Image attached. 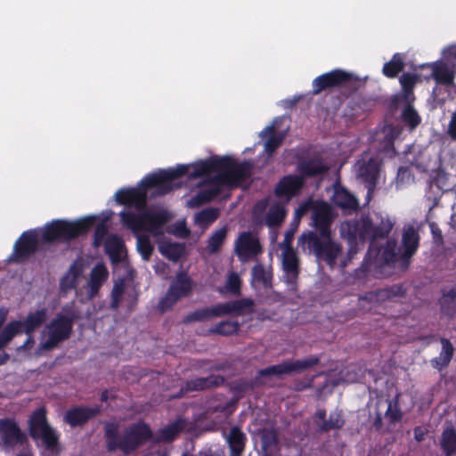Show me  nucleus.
I'll return each instance as SVG.
<instances>
[{
  "label": "nucleus",
  "instance_id": "nucleus-1",
  "mask_svg": "<svg viewBox=\"0 0 456 456\" xmlns=\"http://www.w3.org/2000/svg\"><path fill=\"white\" fill-rule=\"evenodd\" d=\"M249 162H237L230 157H213L193 164L179 165L175 168L159 170L145 176L135 188L122 189L116 192L115 200L120 205L134 208L136 211L124 210L120 213L122 223L136 236V248L142 259L148 261L153 252V244L149 234L158 238L166 231L180 238H186L190 232L185 221H177L166 228L171 215L163 208L145 209L147 195L157 196L173 189L174 180L187 175L191 180L200 179L198 191L188 201L191 208L211 200L226 190L242 185L251 174Z\"/></svg>",
  "mask_w": 456,
  "mask_h": 456
},
{
  "label": "nucleus",
  "instance_id": "nucleus-2",
  "mask_svg": "<svg viewBox=\"0 0 456 456\" xmlns=\"http://www.w3.org/2000/svg\"><path fill=\"white\" fill-rule=\"evenodd\" d=\"M312 210L313 223L319 231V236L312 232L303 233L298 238V248L304 252L314 253L331 267L339 265L344 267L347 261L356 254L358 246L365 240H370V248L367 254L370 266L389 263L395 256V242H387L386 248H377L375 240L387 237L395 225V221L386 214H374L359 220L346 221L340 224V235L349 244L348 257L341 251L340 246L331 240L330 225L334 218L331 208L323 201H307L298 207L295 212V221L299 222L305 213Z\"/></svg>",
  "mask_w": 456,
  "mask_h": 456
},
{
  "label": "nucleus",
  "instance_id": "nucleus-3",
  "mask_svg": "<svg viewBox=\"0 0 456 456\" xmlns=\"http://www.w3.org/2000/svg\"><path fill=\"white\" fill-rule=\"evenodd\" d=\"M96 216H90L75 222L55 221L40 230L24 232L14 246L11 256L13 261H22L37 247L39 241L69 240L86 232L94 224Z\"/></svg>",
  "mask_w": 456,
  "mask_h": 456
},
{
  "label": "nucleus",
  "instance_id": "nucleus-4",
  "mask_svg": "<svg viewBox=\"0 0 456 456\" xmlns=\"http://www.w3.org/2000/svg\"><path fill=\"white\" fill-rule=\"evenodd\" d=\"M106 436L110 450L121 449L127 452L146 440L150 436V430L146 425L138 424L126 431L123 437H119L118 426L109 423L106 426Z\"/></svg>",
  "mask_w": 456,
  "mask_h": 456
},
{
  "label": "nucleus",
  "instance_id": "nucleus-5",
  "mask_svg": "<svg viewBox=\"0 0 456 456\" xmlns=\"http://www.w3.org/2000/svg\"><path fill=\"white\" fill-rule=\"evenodd\" d=\"M72 328V318L57 316L45 327L41 341L35 351L36 356H40L44 352L54 348L61 341L69 338Z\"/></svg>",
  "mask_w": 456,
  "mask_h": 456
},
{
  "label": "nucleus",
  "instance_id": "nucleus-6",
  "mask_svg": "<svg viewBox=\"0 0 456 456\" xmlns=\"http://www.w3.org/2000/svg\"><path fill=\"white\" fill-rule=\"evenodd\" d=\"M194 287L195 283L188 273L179 272L172 278L166 296L159 304V308L161 311L171 308L179 300L189 297Z\"/></svg>",
  "mask_w": 456,
  "mask_h": 456
},
{
  "label": "nucleus",
  "instance_id": "nucleus-7",
  "mask_svg": "<svg viewBox=\"0 0 456 456\" xmlns=\"http://www.w3.org/2000/svg\"><path fill=\"white\" fill-rule=\"evenodd\" d=\"M29 430L33 437L42 440L45 451L52 456H55L58 436L47 424L44 409H38L32 414L29 419Z\"/></svg>",
  "mask_w": 456,
  "mask_h": 456
},
{
  "label": "nucleus",
  "instance_id": "nucleus-8",
  "mask_svg": "<svg viewBox=\"0 0 456 456\" xmlns=\"http://www.w3.org/2000/svg\"><path fill=\"white\" fill-rule=\"evenodd\" d=\"M252 305L253 302L250 299H242L224 305H218L211 308L197 310L191 314L188 315L186 320L187 322L206 321L214 317H218L235 312H240L246 307H251Z\"/></svg>",
  "mask_w": 456,
  "mask_h": 456
},
{
  "label": "nucleus",
  "instance_id": "nucleus-9",
  "mask_svg": "<svg viewBox=\"0 0 456 456\" xmlns=\"http://www.w3.org/2000/svg\"><path fill=\"white\" fill-rule=\"evenodd\" d=\"M109 272L103 264H97L91 270L86 285L77 290V297L81 300H91L99 293L102 284L107 281Z\"/></svg>",
  "mask_w": 456,
  "mask_h": 456
},
{
  "label": "nucleus",
  "instance_id": "nucleus-10",
  "mask_svg": "<svg viewBox=\"0 0 456 456\" xmlns=\"http://www.w3.org/2000/svg\"><path fill=\"white\" fill-rule=\"evenodd\" d=\"M379 166L380 163L378 159L365 153L354 167L356 176L367 184L368 195L376 184L379 175Z\"/></svg>",
  "mask_w": 456,
  "mask_h": 456
},
{
  "label": "nucleus",
  "instance_id": "nucleus-11",
  "mask_svg": "<svg viewBox=\"0 0 456 456\" xmlns=\"http://www.w3.org/2000/svg\"><path fill=\"white\" fill-rule=\"evenodd\" d=\"M260 251L258 240L251 232H242L235 241V252L243 262L256 256Z\"/></svg>",
  "mask_w": 456,
  "mask_h": 456
},
{
  "label": "nucleus",
  "instance_id": "nucleus-12",
  "mask_svg": "<svg viewBox=\"0 0 456 456\" xmlns=\"http://www.w3.org/2000/svg\"><path fill=\"white\" fill-rule=\"evenodd\" d=\"M318 362V358L315 356H309L303 360L296 362H286L278 365L266 368L261 371L263 375H281L286 373L299 372L306 370L309 367L315 365Z\"/></svg>",
  "mask_w": 456,
  "mask_h": 456
},
{
  "label": "nucleus",
  "instance_id": "nucleus-13",
  "mask_svg": "<svg viewBox=\"0 0 456 456\" xmlns=\"http://www.w3.org/2000/svg\"><path fill=\"white\" fill-rule=\"evenodd\" d=\"M85 270L86 265L82 260L74 262L61 281V290L66 292L69 289H77L83 278Z\"/></svg>",
  "mask_w": 456,
  "mask_h": 456
},
{
  "label": "nucleus",
  "instance_id": "nucleus-14",
  "mask_svg": "<svg viewBox=\"0 0 456 456\" xmlns=\"http://www.w3.org/2000/svg\"><path fill=\"white\" fill-rule=\"evenodd\" d=\"M282 267L287 282L292 283L297 276L298 259L291 247H285L281 252Z\"/></svg>",
  "mask_w": 456,
  "mask_h": 456
},
{
  "label": "nucleus",
  "instance_id": "nucleus-15",
  "mask_svg": "<svg viewBox=\"0 0 456 456\" xmlns=\"http://www.w3.org/2000/svg\"><path fill=\"white\" fill-rule=\"evenodd\" d=\"M282 121L283 118H276L272 126L265 128L260 134L262 138H267V141L265 143V151L268 154H271L277 147H279L284 139V133L276 132V126Z\"/></svg>",
  "mask_w": 456,
  "mask_h": 456
},
{
  "label": "nucleus",
  "instance_id": "nucleus-16",
  "mask_svg": "<svg viewBox=\"0 0 456 456\" xmlns=\"http://www.w3.org/2000/svg\"><path fill=\"white\" fill-rule=\"evenodd\" d=\"M302 184L303 180L300 176H286L277 184L275 188L276 195L289 200L299 191Z\"/></svg>",
  "mask_w": 456,
  "mask_h": 456
},
{
  "label": "nucleus",
  "instance_id": "nucleus-17",
  "mask_svg": "<svg viewBox=\"0 0 456 456\" xmlns=\"http://www.w3.org/2000/svg\"><path fill=\"white\" fill-rule=\"evenodd\" d=\"M347 79V75L340 70H335L323 74L313 81L314 92L320 93L322 90L340 84Z\"/></svg>",
  "mask_w": 456,
  "mask_h": 456
},
{
  "label": "nucleus",
  "instance_id": "nucleus-18",
  "mask_svg": "<svg viewBox=\"0 0 456 456\" xmlns=\"http://www.w3.org/2000/svg\"><path fill=\"white\" fill-rule=\"evenodd\" d=\"M331 200L345 211L354 210L358 207V202L354 196L338 184L333 187Z\"/></svg>",
  "mask_w": 456,
  "mask_h": 456
},
{
  "label": "nucleus",
  "instance_id": "nucleus-19",
  "mask_svg": "<svg viewBox=\"0 0 456 456\" xmlns=\"http://www.w3.org/2000/svg\"><path fill=\"white\" fill-rule=\"evenodd\" d=\"M22 440V434L16 424L9 419L0 420V444L12 445Z\"/></svg>",
  "mask_w": 456,
  "mask_h": 456
},
{
  "label": "nucleus",
  "instance_id": "nucleus-20",
  "mask_svg": "<svg viewBox=\"0 0 456 456\" xmlns=\"http://www.w3.org/2000/svg\"><path fill=\"white\" fill-rule=\"evenodd\" d=\"M160 254L171 261H177L184 253L183 244L167 240H158Z\"/></svg>",
  "mask_w": 456,
  "mask_h": 456
},
{
  "label": "nucleus",
  "instance_id": "nucleus-21",
  "mask_svg": "<svg viewBox=\"0 0 456 456\" xmlns=\"http://www.w3.org/2000/svg\"><path fill=\"white\" fill-rule=\"evenodd\" d=\"M419 234L413 226L404 227L403 233V256H411L417 250L419 246Z\"/></svg>",
  "mask_w": 456,
  "mask_h": 456
},
{
  "label": "nucleus",
  "instance_id": "nucleus-22",
  "mask_svg": "<svg viewBox=\"0 0 456 456\" xmlns=\"http://www.w3.org/2000/svg\"><path fill=\"white\" fill-rule=\"evenodd\" d=\"M400 133L399 129L393 127L392 126H385L377 134V139L379 141L383 140L382 151L388 156H390L393 152L392 143L395 136H397Z\"/></svg>",
  "mask_w": 456,
  "mask_h": 456
},
{
  "label": "nucleus",
  "instance_id": "nucleus-23",
  "mask_svg": "<svg viewBox=\"0 0 456 456\" xmlns=\"http://www.w3.org/2000/svg\"><path fill=\"white\" fill-rule=\"evenodd\" d=\"M105 250L112 262L119 261L124 254L122 240L118 236H109L105 241Z\"/></svg>",
  "mask_w": 456,
  "mask_h": 456
},
{
  "label": "nucleus",
  "instance_id": "nucleus-24",
  "mask_svg": "<svg viewBox=\"0 0 456 456\" xmlns=\"http://www.w3.org/2000/svg\"><path fill=\"white\" fill-rule=\"evenodd\" d=\"M94 414L95 411L92 409L76 408L66 413L65 420L71 426H77L85 422Z\"/></svg>",
  "mask_w": 456,
  "mask_h": 456
},
{
  "label": "nucleus",
  "instance_id": "nucleus-25",
  "mask_svg": "<svg viewBox=\"0 0 456 456\" xmlns=\"http://www.w3.org/2000/svg\"><path fill=\"white\" fill-rule=\"evenodd\" d=\"M441 343L442 350L439 356L432 360L433 367L438 370H442L449 364L453 354V347L449 340L442 339Z\"/></svg>",
  "mask_w": 456,
  "mask_h": 456
},
{
  "label": "nucleus",
  "instance_id": "nucleus-26",
  "mask_svg": "<svg viewBox=\"0 0 456 456\" xmlns=\"http://www.w3.org/2000/svg\"><path fill=\"white\" fill-rule=\"evenodd\" d=\"M46 318V311L45 309L37 310L28 315L26 320L22 322V328H24L27 334L31 333L37 328H38Z\"/></svg>",
  "mask_w": 456,
  "mask_h": 456
},
{
  "label": "nucleus",
  "instance_id": "nucleus-27",
  "mask_svg": "<svg viewBox=\"0 0 456 456\" xmlns=\"http://www.w3.org/2000/svg\"><path fill=\"white\" fill-rule=\"evenodd\" d=\"M432 68V77L439 83L451 84L453 79V71L443 63L428 65Z\"/></svg>",
  "mask_w": 456,
  "mask_h": 456
},
{
  "label": "nucleus",
  "instance_id": "nucleus-28",
  "mask_svg": "<svg viewBox=\"0 0 456 456\" xmlns=\"http://www.w3.org/2000/svg\"><path fill=\"white\" fill-rule=\"evenodd\" d=\"M21 328V322L16 321L8 323L0 333V349L7 346L16 335L20 334Z\"/></svg>",
  "mask_w": 456,
  "mask_h": 456
},
{
  "label": "nucleus",
  "instance_id": "nucleus-29",
  "mask_svg": "<svg viewBox=\"0 0 456 456\" xmlns=\"http://www.w3.org/2000/svg\"><path fill=\"white\" fill-rule=\"evenodd\" d=\"M227 235V228L222 227L216 230L208 240L207 250L210 254L216 253L224 244Z\"/></svg>",
  "mask_w": 456,
  "mask_h": 456
},
{
  "label": "nucleus",
  "instance_id": "nucleus-30",
  "mask_svg": "<svg viewBox=\"0 0 456 456\" xmlns=\"http://www.w3.org/2000/svg\"><path fill=\"white\" fill-rule=\"evenodd\" d=\"M219 212L216 208H207L195 215V223L201 228L208 227L218 217Z\"/></svg>",
  "mask_w": 456,
  "mask_h": 456
},
{
  "label": "nucleus",
  "instance_id": "nucleus-31",
  "mask_svg": "<svg viewBox=\"0 0 456 456\" xmlns=\"http://www.w3.org/2000/svg\"><path fill=\"white\" fill-rule=\"evenodd\" d=\"M286 216L284 207L276 204L270 208L267 216L265 218V224L268 226H274L280 224Z\"/></svg>",
  "mask_w": 456,
  "mask_h": 456
},
{
  "label": "nucleus",
  "instance_id": "nucleus-32",
  "mask_svg": "<svg viewBox=\"0 0 456 456\" xmlns=\"http://www.w3.org/2000/svg\"><path fill=\"white\" fill-rule=\"evenodd\" d=\"M326 169L327 166L318 159L302 163L299 167L301 175L305 176L314 175L322 173Z\"/></svg>",
  "mask_w": 456,
  "mask_h": 456
},
{
  "label": "nucleus",
  "instance_id": "nucleus-33",
  "mask_svg": "<svg viewBox=\"0 0 456 456\" xmlns=\"http://www.w3.org/2000/svg\"><path fill=\"white\" fill-rule=\"evenodd\" d=\"M403 68V58L396 53L392 60L387 62L383 67V73L388 77H395Z\"/></svg>",
  "mask_w": 456,
  "mask_h": 456
},
{
  "label": "nucleus",
  "instance_id": "nucleus-34",
  "mask_svg": "<svg viewBox=\"0 0 456 456\" xmlns=\"http://www.w3.org/2000/svg\"><path fill=\"white\" fill-rule=\"evenodd\" d=\"M272 273L270 270L262 265H256L252 270V283H261L264 286H269L271 283Z\"/></svg>",
  "mask_w": 456,
  "mask_h": 456
},
{
  "label": "nucleus",
  "instance_id": "nucleus-35",
  "mask_svg": "<svg viewBox=\"0 0 456 456\" xmlns=\"http://www.w3.org/2000/svg\"><path fill=\"white\" fill-rule=\"evenodd\" d=\"M391 297V293L387 289L379 290L378 292H370L360 297V303L363 308H368L365 302H382Z\"/></svg>",
  "mask_w": 456,
  "mask_h": 456
},
{
  "label": "nucleus",
  "instance_id": "nucleus-36",
  "mask_svg": "<svg viewBox=\"0 0 456 456\" xmlns=\"http://www.w3.org/2000/svg\"><path fill=\"white\" fill-rule=\"evenodd\" d=\"M232 450L240 453L243 449L244 435L236 428H232L227 438Z\"/></svg>",
  "mask_w": 456,
  "mask_h": 456
},
{
  "label": "nucleus",
  "instance_id": "nucleus-37",
  "mask_svg": "<svg viewBox=\"0 0 456 456\" xmlns=\"http://www.w3.org/2000/svg\"><path fill=\"white\" fill-rule=\"evenodd\" d=\"M442 446L447 454L456 451V434L453 429H445L443 433Z\"/></svg>",
  "mask_w": 456,
  "mask_h": 456
},
{
  "label": "nucleus",
  "instance_id": "nucleus-38",
  "mask_svg": "<svg viewBox=\"0 0 456 456\" xmlns=\"http://www.w3.org/2000/svg\"><path fill=\"white\" fill-rule=\"evenodd\" d=\"M441 306L446 314H451V310L456 308V290H451L441 298Z\"/></svg>",
  "mask_w": 456,
  "mask_h": 456
},
{
  "label": "nucleus",
  "instance_id": "nucleus-39",
  "mask_svg": "<svg viewBox=\"0 0 456 456\" xmlns=\"http://www.w3.org/2000/svg\"><path fill=\"white\" fill-rule=\"evenodd\" d=\"M240 283L241 281L240 275L236 273L231 272L228 274L224 289L232 294H237L240 291Z\"/></svg>",
  "mask_w": 456,
  "mask_h": 456
},
{
  "label": "nucleus",
  "instance_id": "nucleus-40",
  "mask_svg": "<svg viewBox=\"0 0 456 456\" xmlns=\"http://www.w3.org/2000/svg\"><path fill=\"white\" fill-rule=\"evenodd\" d=\"M238 330V323L235 322H223L217 324L211 331L221 335H231Z\"/></svg>",
  "mask_w": 456,
  "mask_h": 456
},
{
  "label": "nucleus",
  "instance_id": "nucleus-41",
  "mask_svg": "<svg viewBox=\"0 0 456 456\" xmlns=\"http://www.w3.org/2000/svg\"><path fill=\"white\" fill-rule=\"evenodd\" d=\"M343 425V419L341 414L338 412H334L330 415V419L327 422H323L321 425V428L323 430H328L331 428H339Z\"/></svg>",
  "mask_w": 456,
  "mask_h": 456
},
{
  "label": "nucleus",
  "instance_id": "nucleus-42",
  "mask_svg": "<svg viewBox=\"0 0 456 456\" xmlns=\"http://www.w3.org/2000/svg\"><path fill=\"white\" fill-rule=\"evenodd\" d=\"M411 182H413V177L410 170L406 167L399 168L396 177V186L403 187V185L411 183Z\"/></svg>",
  "mask_w": 456,
  "mask_h": 456
},
{
  "label": "nucleus",
  "instance_id": "nucleus-43",
  "mask_svg": "<svg viewBox=\"0 0 456 456\" xmlns=\"http://www.w3.org/2000/svg\"><path fill=\"white\" fill-rule=\"evenodd\" d=\"M403 119L413 128L420 122V118L411 107H407L403 113Z\"/></svg>",
  "mask_w": 456,
  "mask_h": 456
},
{
  "label": "nucleus",
  "instance_id": "nucleus-44",
  "mask_svg": "<svg viewBox=\"0 0 456 456\" xmlns=\"http://www.w3.org/2000/svg\"><path fill=\"white\" fill-rule=\"evenodd\" d=\"M418 77L411 74H403L400 77V83L406 93H410L412 90L414 84L418 81Z\"/></svg>",
  "mask_w": 456,
  "mask_h": 456
},
{
  "label": "nucleus",
  "instance_id": "nucleus-45",
  "mask_svg": "<svg viewBox=\"0 0 456 456\" xmlns=\"http://www.w3.org/2000/svg\"><path fill=\"white\" fill-rule=\"evenodd\" d=\"M219 380L217 379H198L191 383L193 389H204L214 385H217Z\"/></svg>",
  "mask_w": 456,
  "mask_h": 456
},
{
  "label": "nucleus",
  "instance_id": "nucleus-46",
  "mask_svg": "<svg viewBox=\"0 0 456 456\" xmlns=\"http://www.w3.org/2000/svg\"><path fill=\"white\" fill-rule=\"evenodd\" d=\"M386 417L393 422L398 421L401 419V412L395 403L389 402Z\"/></svg>",
  "mask_w": 456,
  "mask_h": 456
},
{
  "label": "nucleus",
  "instance_id": "nucleus-47",
  "mask_svg": "<svg viewBox=\"0 0 456 456\" xmlns=\"http://www.w3.org/2000/svg\"><path fill=\"white\" fill-rule=\"evenodd\" d=\"M183 425L181 422L175 423L163 430L162 436L166 440H172L181 430Z\"/></svg>",
  "mask_w": 456,
  "mask_h": 456
},
{
  "label": "nucleus",
  "instance_id": "nucleus-48",
  "mask_svg": "<svg viewBox=\"0 0 456 456\" xmlns=\"http://www.w3.org/2000/svg\"><path fill=\"white\" fill-rule=\"evenodd\" d=\"M124 290L123 281L116 282L112 289V306L117 307Z\"/></svg>",
  "mask_w": 456,
  "mask_h": 456
},
{
  "label": "nucleus",
  "instance_id": "nucleus-49",
  "mask_svg": "<svg viewBox=\"0 0 456 456\" xmlns=\"http://www.w3.org/2000/svg\"><path fill=\"white\" fill-rule=\"evenodd\" d=\"M33 346H34V341L31 338V337H28L27 338V340L24 342L23 345H21L20 346L17 347V349H16L17 354L26 353L28 350L32 348Z\"/></svg>",
  "mask_w": 456,
  "mask_h": 456
},
{
  "label": "nucleus",
  "instance_id": "nucleus-50",
  "mask_svg": "<svg viewBox=\"0 0 456 456\" xmlns=\"http://www.w3.org/2000/svg\"><path fill=\"white\" fill-rule=\"evenodd\" d=\"M448 133L452 138L456 139V113H453L452 116L449 123Z\"/></svg>",
  "mask_w": 456,
  "mask_h": 456
},
{
  "label": "nucleus",
  "instance_id": "nucleus-51",
  "mask_svg": "<svg viewBox=\"0 0 456 456\" xmlns=\"http://www.w3.org/2000/svg\"><path fill=\"white\" fill-rule=\"evenodd\" d=\"M105 228L103 225L97 226L96 232H95V245L98 246L101 243V237L104 233Z\"/></svg>",
  "mask_w": 456,
  "mask_h": 456
},
{
  "label": "nucleus",
  "instance_id": "nucleus-52",
  "mask_svg": "<svg viewBox=\"0 0 456 456\" xmlns=\"http://www.w3.org/2000/svg\"><path fill=\"white\" fill-rule=\"evenodd\" d=\"M444 56L445 58H449L451 56H453L454 58H456V46L453 45V46H451L448 49L444 50Z\"/></svg>",
  "mask_w": 456,
  "mask_h": 456
},
{
  "label": "nucleus",
  "instance_id": "nucleus-53",
  "mask_svg": "<svg viewBox=\"0 0 456 456\" xmlns=\"http://www.w3.org/2000/svg\"><path fill=\"white\" fill-rule=\"evenodd\" d=\"M8 312H9L8 309L5 307L0 308V328L4 323V322L7 318V315H8Z\"/></svg>",
  "mask_w": 456,
  "mask_h": 456
},
{
  "label": "nucleus",
  "instance_id": "nucleus-54",
  "mask_svg": "<svg viewBox=\"0 0 456 456\" xmlns=\"http://www.w3.org/2000/svg\"><path fill=\"white\" fill-rule=\"evenodd\" d=\"M325 419V411H319L317 413H316V424L321 428V425L323 423V422H326L324 420Z\"/></svg>",
  "mask_w": 456,
  "mask_h": 456
},
{
  "label": "nucleus",
  "instance_id": "nucleus-55",
  "mask_svg": "<svg viewBox=\"0 0 456 456\" xmlns=\"http://www.w3.org/2000/svg\"><path fill=\"white\" fill-rule=\"evenodd\" d=\"M292 238H293V234H287L286 235L285 240H284V241L281 244L282 249L285 247H290V243H291Z\"/></svg>",
  "mask_w": 456,
  "mask_h": 456
},
{
  "label": "nucleus",
  "instance_id": "nucleus-56",
  "mask_svg": "<svg viewBox=\"0 0 456 456\" xmlns=\"http://www.w3.org/2000/svg\"><path fill=\"white\" fill-rule=\"evenodd\" d=\"M9 359V355L7 354H0V365L4 364Z\"/></svg>",
  "mask_w": 456,
  "mask_h": 456
},
{
  "label": "nucleus",
  "instance_id": "nucleus-57",
  "mask_svg": "<svg viewBox=\"0 0 456 456\" xmlns=\"http://www.w3.org/2000/svg\"><path fill=\"white\" fill-rule=\"evenodd\" d=\"M264 208H265V203L260 202L256 206L254 212L256 215L259 211L263 210Z\"/></svg>",
  "mask_w": 456,
  "mask_h": 456
},
{
  "label": "nucleus",
  "instance_id": "nucleus-58",
  "mask_svg": "<svg viewBox=\"0 0 456 456\" xmlns=\"http://www.w3.org/2000/svg\"><path fill=\"white\" fill-rule=\"evenodd\" d=\"M415 436L418 440H421L422 439V435L421 434H418V429L415 430Z\"/></svg>",
  "mask_w": 456,
  "mask_h": 456
},
{
  "label": "nucleus",
  "instance_id": "nucleus-59",
  "mask_svg": "<svg viewBox=\"0 0 456 456\" xmlns=\"http://www.w3.org/2000/svg\"><path fill=\"white\" fill-rule=\"evenodd\" d=\"M107 398H108V397H107V392H103V393L102 394V400H107Z\"/></svg>",
  "mask_w": 456,
  "mask_h": 456
},
{
  "label": "nucleus",
  "instance_id": "nucleus-60",
  "mask_svg": "<svg viewBox=\"0 0 456 456\" xmlns=\"http://www.w3.org/2000/svg\"><path fill=\"white\" fill-rule=\"evenodd\" d=\"M19 456H31L30 452H26Z\"/></svg>",
  "mask_w": 456,
  "mask_h": 456
},
{
  "label": "nucleus",
  "instance_id": "nucleus-61",
  "mask_svg": "<svg viewBox=\"0 0 456 456\" xmlns=\"http://www.w3.org/2000/svg\"><path fill=\"white\" fill-rule=\"evenodd\" d=\"M205 456H212V455H208V454H206Z\"/></svg>",
  "mask_w": 456,
  "mask_h": 456
}]
</instances>
